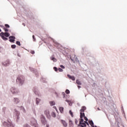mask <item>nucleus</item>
<instances>
[{"mask_svg": "<svg viewBox=\"0 0 127 127\" xmlns=\"http://www.w3.org/2000/svg\"><path fill=\"white\" fill-rule=\"evenodd\" d=\"M85 117V113H80V119H79V124L78 125L79 127H86L87 126H89V123L87 122H84V119L83 118Z\"/></svg>", "mask_w": 127, "mask_h": 127, "instance_id": "nucleus-1", "label": "nucleus"}, {"mask_svg": "<svg viewBox=\"0 0 127 127\" xmlns=\"http://www.w3.org/2000/svg\"><path fill=\"white\" fill-rule=\"evenodd\" d=\"M3 125L5 127H14V125L12 124L10 120H8L7 122H4Z\"/></svg>", "mask_w": 127, "mask_h": 127, "instance_id": "nucleus-2", "label": "nucleus"}, {"mask_svg": "<svg viewBox=\"0 0 127 127\" xmlns=\"http://www.w3.org/2000/svg\"><path fill=\"white\" fill-rule=\"evenodd\" d=\"M9 33H3V32H1L0 33V36H1V38L3 40H7V38L6 37H9ZM5 36V37H4Z\"/></svg>", "mask_w": 127, "mask_h": 127, "instance_id": "nucleus-3", "label": "nucleus"}, {"mask_svg": "<svg viewBox=\"0 0 127 127\" xmlns=\"http://www.w3.org/2000/svg\"><path fill=\"white\" fill-rule=\"evenodd\" d=\"M30 124L32 127H38V124H37V121L34 118H31L30 120Z\"/></svg>", "mask_w": 127, "mask_h": 127, "instance_id": "nucleus-4", "label": "nucleus"}, {"mask_svg": "<svg viewBox=\"0 0 127 127\" xmlns=\"http://www.w3.org/2000/svg\"><path fill=\"white\" fill-rule=\"evenodd\" d=\"M40 119H41V123L43 124V125H46V124H47V121H46L45 117H44L43 115H41Z\"/></svg>", "mask_w": 127, "mask_h": 127, "instance_id": "nucleus-5", "label": "nucleus"}, {"mask_svg": "<svg viewBox=\"0 0 127 127\" xmlns=\"http://www.w3.org/2000/svg\"><path fill=\"white\" fill-rule=\"evenodd\" d=\"M17 83H19V84H23V82L24 80H23V77L22 76H19L17 77L16 79Z\"/></svg>", "mask_w": 127, "mask_h": 127, "instance_id": "nucleus-6", "label": "nucleus"}, {"mask_svg": "<svg viewBox=\"0 0 127 127\" xmlns=\"http://www.w3.org/2000/svg\"><path fill=\"white\" fill-rule=\"evenodd\" d=\"M11 92L13 95H16L19 93L18 89L15 88L14 87H12L11 88Z\"/></svg>", "mask_w": 127, "mask_h": 127, "instance_id": "nucleus-7", "label": "nucleus"}, {"mask_svg": "<svg viewBox=\"0 0 127 127\" xmlns=\"http://www.w3.org/2000/svg\"><path fill=\"white\" fill-rule=\"evenodd\" d=\"M44 114L47 117V119H50V118H51V116H50V112H49V110H45Z\"/></svg>", "mask_w": 127, "mask_h": 127, "instance_id": "nucleus-8", "label": "nucleus"}, {"mask_svg": "<svg viewBox=\"0 0 127 127\" xmlns=\"http://www.w3.org/2000/svg\"><path fill=\"white\" fill-rule=\"evenodd\" d=\"M9 41L10 42H14V39H15V37L13 36H10L9 37Z\"/></svg>", "mask_w": 127, "mask_h": 127, "instance_id": "nucleus-9", "label": "nucleus"}, {"mask_svg": "<svg viewBox=\"0 0 127 127\" xmlns=\"http://www.w3.org/2000/svg\"><path fill=\"white\" fill-rule=\"evenodd\" d=\"M8 64H9V60H8L6 61L5 62L2 63V64L3 65V66H7Z\"/></svg>", "mask_w": 127, "mask_h": 127, "instance_id": "nucleus-10", "label": "nucleus"}, {"mask_svg": "<svg viewBox=\"0 0 127 127\" xmlns=\"http://www.w3.org/2000/svg\"><path fill=\"white\" fill-rule=\"evenodd\" d=\"M61 123L62 124V125L64 126V127H67V123L64 120H61Z\"/></svg>", "mask_w": 127, "mask_h": 127, "instance_id": "nucleus-11", "label": "nucleus"}, {"mask_svg": "<svg viewBox=\"0 0 127 127\" xmlns=\"http://www.w3.org/2000/svg\"><path fill=\"white\" fill-rule=\"evenodd\" d=\"M67 76L69 79L72 80V81H75V77L74 76H71L70 74H67Z\"/></svg>", "mask_w": 127, "mask_h": 127, "instance_id": "nucleus-12", "label": "nucleus"}, {"mask_svg": "<svg viewBox=\"0 0 127 127\" xmlns=\"http://www.w3.org/2000/svg\"><path fill=\"white\" fill-rule=\"evenodd\" d=\"M80 111V112L84 113L85 112V111H86V107L82 106Z\"/></svg>", "mask_w": 127, "mask_h": 127, "instance_id": "nucleus-13", "label": "nucleus"}, {"mask_svg": "<svg viewBox=\"0 0 127 127\" xmlns=\"http://www.w3.org/2000/svg\"><path fill=\"white\" fill-rule=\"evenodd\" d=\"M13 101L15 104H18V103L19 102V99L18 98H14Z\"/></svg>", "mask_w": 127, "mask_h": 127, "instance_id": "nucleus-14", "label": "nucleus"}, {"mask_svg": "<svg viewBox=\"0 0 127 127\" xmlns=\"http://www.w3.org/2000/svg\"><path fill=\"white\" fill-rule=\"evenodd\" d=\"M59 110L62 114H63V112H64V108L63 107H60Z\"/></svg>", "mask_w": 127, "mask_h": 127, "instance_id": "nucleus-15", "label": "nucleus"}, {"mask_svg": "<svg viewBox=\"0 0 127 127\" xmlns=\"http://www.w3.org/2000/svg\"><path fill=\"white\" fill-rule=\"evenodd\" d=\"M51 60H52L54 62H57V60L53 57H52L51 58Z\"/></svg>", "mask_w": 127, "mask_h": 127, "instance_id": "nucleus-16", "label": "nucleus"}, {"mask_svg": "<svg viewBox=\"0 0 127 127\" xmlns=\"http://www.w3.org/2000/svg\"><path fill=\"white\" fill-rule=\"evenodd\" d=\"M89 124L90 126H91V127H95V126H94V123L93 122V121H89Z\"/></svg>", "mask_w": 127, "mask_h": 127, "instance_id": "nucleus-17", "label": "nucleus"}, {"mask_svg": "<svg viewBox=\"0 0 127 127\" xmlns=\"http://www.w3.org/2000/svg\"><path fill=\"white\" fill-rule=\"evenodd\" d=\"M76 82L77 85H82V83H81V81H80L78 79H77Z\"/></svg>", "mask_w": 127, "mask_h": 127, "instance_id": "nucleus-18", "label": "nucleus"}, {"mask_svg": "<svg viewBox=\"0 0 127 127\" xmlns=\"http://www.w3.org/2000/svg\"><path fill=\"white\" fill-rule=\"evenodd\" d=\"M50 104L51 105V106H55V102H54V101H51V102H50Z\"/></svg>", "mask_w": 127, "mask_h": 127, "instance_id": "nucleus-19", "label": "nucleus"}, {"mask_svg": "<svg viewBox=\"0 0 127 127\" xmlns=\"http://www.w3.org/2000/svg\"><path fill=\"white\" fill-rule=\"evenodd\" d=\"M69 114L70 115V116L73 118L74 117V115H73V112H72V111L70 110L69 111Z\"/></svg>", "mask_w": 127, "mask_h": 127, "instance_id": "nucleus-20", "label": "nucleus"}, {"mask_svg": "<svg viewBox=\"0 0 127 127\" xmlns=\"http://www.w3.org/2000/svg\"><path fill=\"white\" fill-rule=\"evenodd\" d=\"M51 115L53 118H55L56 117V114L54 112H52Z\"/></svg>", "mask_w": 127, "mask_h": 127, "instance_id": "nucleus-21", "label": "nucleus"}, {"mask_svg": "<svg viewBox=\"0 0 127 127\" xmlns=\"http://www.w3.org/2000/svg\"><path fill=\"white\" fill-rule=\"evenodd\" d=\"M39 102H40V99L37 98L36 99V104L37 105H38L39 104Z\"/></svg>", "mask_w": 127, "mask_h": 127, "instance_id": "nucleus-22", "label": "nucleus"}, {"mask_svg": "<svg viewBox=\"0 0 127 127\" xmlns=\"http://www.w3.org/2000/svg\"><path fill=\"white\" fill-rule=\"evenodd\" d=\"M16 113L17 116V119H19V117H18L19 116V112L16 111Z\"/></svg>", "mask_w": 127, "mask_h": 127, "instance_id": "nucleus-23", "label": "nucleus"}, {"mask_svg": "<svg viewBox=\"0 0 127 127\" xmlns=\"http://www.w3.org/2000/svg\"><path fill=\"white\" fill-rule=\"evenodd\" d=\"M16 44H17V45H18L19 46H20L21 44H20V42L19 41H17L16 42Z\"/></svg>", "mask_w": 127, "mask_h": 127, "instance_id": "nucleus-24", "label": "nucleus"}, {"mask_svg": "<svg viewBox=\"0 0 127 127\" xmlns=\"http://www.w3.org/2000/svg\"><path fill=\"white\" fill-rule=\"evenodd\" d=\"M65 93H66V94H70V91H69V90H68V89H66L65 90Z\"/></svg>", "mask_w": 127, "mask_h": 127, "instance_id": "nucleus-25", "label": "nucleus"}, {"mask_svg": "<svg viewBox=\"0 0 127 127\" xmlns=\"http://www.w3.org/2000/svg\"><path fill=\"white\" fill-rule=\"evenodd\" d=\"M66 102H67V103L69 104V106H71V105H72V103H71V102H70V101L66 100Z\"/></svg>", "mask_w": 127, "mask_h": 127, "instance_id": "nucleus-26", "label": "nucleus"}, {"mask_svg": "<svg viewBox=\"0 0 127 127\" xmlns=\"http://www.w3.org/2000/svg\"><path fill=\"white\" fill-rule=\"evenodd\" d=\"M15 47H16V46L15 45H11V48H12L13 49H14Z\"/></svg>", "mask_w": 127, "mask_h": 127, "instance_id": "nucleus-27", "label": "nucleus"}, {"mask_svg": "<svg viewBox=\"0 0 127 127\" xmlns=\"http://www.w3.org/2000/svg\"><path fill=\"white\" fill-rule=\"evenodd\" d=\"M58 70L59 72H63V70L61 68H59Z\"/></svg>", "mask_w": 127, "mask_h": 127, "instance_id": "nucleus-28", "label": "nucleus"}, {"mask_svg": "<svg viewBox=\"0 0 127 127\" xmlns=\"http://www.w3.org/2000/svg\"><path fill=\"white\" fill-rule=\"evenodd\" d=\"M54 69L55 70V71L56 72H57V71H58V68H57V67H54Z\"/></svg>", "mask_w": 127, "mask_h": 127, "instance_id": "nucleus-29", "label": "nucleus"}, {"mask_svg": "<svg viewBox=\"0 0 127 127\" xmlns=\"http://www.w3.org/2000/svg\"><path fill=\"white\" fill-rule=\"evenodd\" d=\"M84 119L85 121H86L84 122H88V118H87V117L84 116Z\"/></svg>", "mask_w": 127, "mask_h": 127, "instance_id": "nucleus-30", "label": "nucleus"}, {"mask_svg": "<svg viewBox=\"0 0 127 127\" xmlns=\"http://www.w3.org/2000/svg\"><path fill=\"white\" fill-rule=\"evenodd\" d=\"M21 109L23 110L24 113H25V109H24V107H23V106H21Z\"/></svg>", "mask_w": 127, "mask_h": 127, "instance_id": "nucleus-31", "label": "nucleus"}, {"mask_svg": "<svg viewBox=\"0 0 127 127\" xmlns=\"http://www.w3.org/2000/svg\"><path fill=\"white\" fill-rule=\"evenodd\" d=\"M23 127H30V126H29V125L28 124H25L24 125Z\"/></svg>", "mask_w": 127, "mask_h": 127, "instance_id": "nucleus-32", "label": "nucleus"}, {"mask_svg": "<svg viewBox=\"0 0 127 127\" xmlns=\"http://www.w3.org/2000/svg\"><path fill=\"white\" fill-rule=\"evenodd\" d=\"M5 26L6 28H9V26L7 24H5Z\"/></svg>", "mask_w": 127, "mask_h": 127, "instance_id": "nucleus-33", "label": "nucleus"}, {"mask_svg": "<svg viewBox=\"0 0 127 127\" xmlns=\"http://www.w3.org/2000/svg\"><path fill=\"white\" fill-rule=\"evenodd\" d=\"M60 67L62 68V69H65V66H64L63 65H61Z\"/></svg>", "mask_w": 127, "mask_h": 127, "instance_id": "nucleus-34", "label": "nucleus"}, {"mask_svg": "<svg viewBox=\"0 0 127 127\" xmlns=\"http://www.w3.org/2000/svg\"><path fill=\"white\" fill-rule=\"evenodd\" d=\"M30 53L31 54H34V53H35V52H34V51H30Z\"/></svg>", "mask_w": 127, "mask_h": 127, "instance_id": "nucleus-35", "label": "nucleus"}, {"mask_svg": "<svg viewBox=\"0 0 127 127\" xmlns=\"http://www.w3.org/2000/svg\"><path fill=\"white\" fill-rule=\"evenodd\" d=\"M4 31H5L6 32V31H8V29H6V28H3Z\"/></svg>", "mask_w": 127, "mask_h": 127, "instance_id": "nucleus-36", "label": "nucleus"}, {"mask_svg": "<svg viewBox=\"0 0 127 127\" xmlns=\"http://www.w3.org/2000/svg\"><path fill=\"white\" fill-rule=\"evenodd\" d=\"M32 37H33V39H34V41H35L36 39H35V37L34 36V35H33Z\"/></svg>", "mask_w": 127, "mask_h": 127, "instance_id": "nucleus-37", "label": "nucleus"}, {"mask_svg": "<svg viewBox=\"0 0 127 127\" xmlns=\"http://www.w3.org/2000/svg\"><path fill=\"white\" fill-rule=\"evenodd\" d=\"M75 125H77V124H78V120H75Z\"/></svg>", "mask_w": 127, "mask_h": 127, "instance_id": "nucleus-38", "label": "nucleus"}, {"mask_svg": "<svg viewBox=\"0 0 127 127\" xmlns=\"http://www.w3.org/2000/svg\"><path fill=\"white\" fill-rule=\"evenodd\" d=\"M62 95H63L64 98H65V92H63Z\"/></svg>", "mask_w": 127, "mask_h": 127, "instance_id": "nucleus-39", "label": "nucleus"}, {"mask_svg": "<svg viewBox=\"0 0 127 127\" xmlns=\"http://www.w3.org/2000/svg\"><path fill=\"white\" fill-rule=\"evenodd\" d=\"M69 125H72V121L69 120Z\"/></svg>", "mask_w": 127, "mask_h": 127, "instance_id": "nucleus-40", "label": "nucleus"}, {"mask_svg": "<svg viewBox=\"0 0 127 127\" xmlns=\"http://www.w3.org/2000/svg\"><path fill=\"white\" fill-rule=\"evenodd\" d=\"M54 108L56 109V111H57V108H56V107L54 106Z\"/></svg>", "mask_w": 127, "mask_h": 127, "instance_id": "nucleus-41", "label": "nucleus"}, {"mask_svg": "<svg viewBox=\"0 0 127 127\" xmlns=\"http://www.w3.org/2000/svg\"><path fill=\"white\" fill-rule=\"evenodd\" d=\"M77 87H78V89H80V88H81V86H78Z\"/></svg>", "mask_w": 127, "mask_h": 127, "instance_id": "nucleus-42", "label": "nucleus"}, {"mask_svg": "<svg viewBox=\"0 0 127 127\" xmlns=\"http://www.w3.org/2000/svg\"><path fill=\"white\" fill-rule=\"evenodd\" d=\"M46 127H49V125H47Z\"/></svg>", "mask_w": 127, "mask_h": 127, "instance_id": "nucleus-43", "label": "nucleus"}, {"mask_svg": "<svg viewBox=\"0 0 127 127\" xmlns=\"http://www.w3.org/2000/svg\"><path fill=\"white\" fill-rule=\"evenodd\" d=\"M23 25H24V26H25V24L23 23Z\"/></svg>", "mask_w": 127, "mask_h": 127, "instance_id": "nucleus-44", "label": "nucleus"}, {"mask_svg": "<svg viewBox=\"0 0 127 127\" xmlns=\"http://www.w3.org/2000/svg\"><path fill=\"white\" fill-rule=\"evenodd\" d=\"M0 32H1V30L0 29Z\"/></svg>", "mask_w": 127, "mask_h": 127, "instance_id": "nucleus-45", "label": "nucleus"}, {"mask_svg": "<svg viewBox=\"0 0 127 127\" xmlns=\"http://www.w3.org/2000/svg\"><path fill=\"white\" fill-rule=\"evenodd\" d=\"M98 110L99 111H100V109H99V108H98Z\"/></svg>", "mask_w": 127, "mask_h": 127, "instance_id": "nucleus-46", "label": "nucleus"}, {"mask_svg": "<svg viewBox=\"0 0 127 127\" xmlns=\"http://www.w3.org/2000/svg\"><path fill=\"white\" fill-rule=\"evenodd\" d=\"M94 127H97L95 126Z\"/></svg>", "mask_w": 127, "mask_h": 127, "instance_id": "nucleus-47", "label": "nucleus"}]
</instances>
